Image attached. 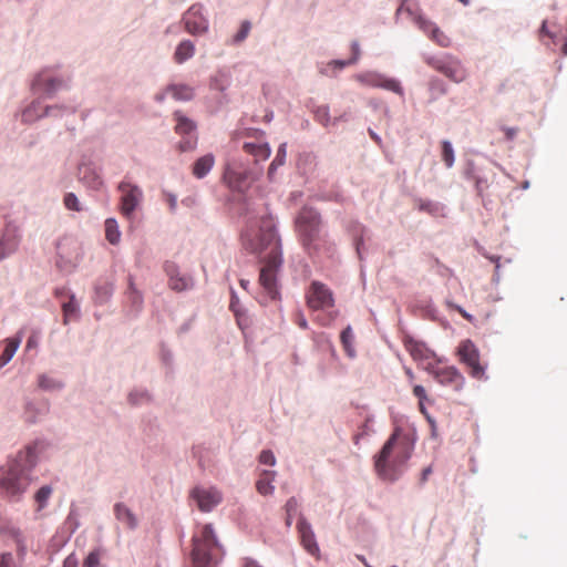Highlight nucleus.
I'll list each match as a JSON object with an SVG mask.
<instances>
[{
    "label": "nucleus",
    "mask_w": 567,
    "mask_h": 567,
    "mask_svg": "<svg viewBox=\"0 0 567 567\" xmlns=\"http://www.w3.org/2000/svg\"><path fill=\"white\" fill-rule=\"evenodd\" d=\"M417 27L429 35V38L442 48H447L451 44L450 38L432 21L423 16L415 18Z\"/></svg>",
    "instance_id": "obj_15"
},
{
    "label": "nucleus",
    "mask_w": 567,
    "mask_h": 567,
    "mask_svg": "<svg viewBox=\"0 0 567 567\" xmlns=\"http://www.w3.org/2000/svg\"><path fill=\"white\" fill-rule=\"evenodd\" d=\"M102 549L92 550L83 561V567H99L102 558Z\"/></svg>",
    "instance_id": "obj_34"
},
{
    "label": "nucleus",
    "mask_w": 567,
    "mask_h": 567,
    "mask_svg": "<svg viewBox=\"0 0 567 567\" xmlns=\"http://www.w3.org/2000/svg\"><path fill=\"white\" fill-rule=\"evenodd\" d=\"M52 493V488L50 486H42L35 494V501L39 503L40 508H43L47 501L49 499Z\"/></svg>",
    "instance_id": "obj_36"
},
{
    "label": "nucleus",
    "mask_w": 567,
    "mask_h": 567,
    "mask_svg": "<svg viewBox=\"0 0 567 567\" xmlns=\"http://www.w3.org/2000/svg\"><path fill=\"white\" fill-rule=\"evenodd\" d=\"M337 317V312H329L326 316H317L316 321L321 326H329Z\"/></svg>",
    "instance_id": "obj_44"
},
{
    "label": "nucleus",
    "mask_w": 567,
    "mask_h": 567,
    "mask_svg": "<svg viewBox=\"0 0 567 567\" xmlns=\"http://www.w3.org/2000/svg\"><path fill=\"white\" fill-rule=\"evenodd\" d=\"M476 188H477L478 193L481 194L483 190V184L481 183L480 179L476 181Z\"/></svg>",
    "instance_id": "obj_57"
},
{
    "label": "nucleus",
    "mask_w": 567,
    "mask_h": 567,
    "mask_svg": "<svg viewBox=\"0 0 567 567\" xmlns=\"http://www.w3.org/2000/svg\"><path fill=\"white\" fill-rule=\"evenodd\" d=\"M167 92L177 101H188L194 96V90L186 84H174L167 87Z\"/></svg>",
    "instance_id": "obj_27"
},
{
    "label": "nucleus",
    "mask_w": 567,
    "mask_h": 567,
    "mask_svg": "<svg viewBox=\"0 0 567 567\" xmlns=\"http://www.w3.org/2000/svg\"><path fill=\"white\" fill-rule=\"evenodd\" d=\"M250 29H251L250 22L249 21H244L241 23V25H240L239 31L235 34L234 41L236 43H239V42L244 41L248 37V34L250 32Z\"/></svg>",
    "instance_id": "obj_38"
},
{
    "label": "nucleus",
    "mask_w": 567,
    "mask_h": 567,
    "mask_svg": "<svg viewBox=\"0 0 567 567\" xmlns=\"http://www.w3.org/2000/svg\"><path fill=\"white\" fill-rule=\"evenodd\" d=\"M286 155H287V144L282 143L277 151L276 157L274 158V161L271 162V164L269 166V169H268L269 178H272L277 167L285 164Z\"/></svg>",
    "instance_id": "obj_30"
},
{
    "label": "nucleus",
    "mask_w": 567,
    "mask_h": 567,
    "mask_svg": "<svg viewBox=\"0 0 567 567\" xmlns=\"http://www.w3.org/2000/svg\"><path fill=\"white\" fill-rule=\"evenodd\" d=\"M306 303L312 311L328 310L334 306L333 292L327 285L312 281L306 291Z\"/></svg>",
    "instance_id": "obj_6"
},
{
    "label": "nucleus",
    "mask_w": 567,
    "mask_h": 567,
    "mask_svg": "<svg viewBox=\"0 0 567 567\" xmlns=\"http://www.w3.org/2000/svg\"><path fill=\"white\" fill-rule=\"evenodd\" d=\"M446 305H447V307L450 309L457 311L468 322H473L474 321V317L472 315H470L468 312H466L462 307L455 305L452 301H447Z\"/></svg>",
    "instance_id": "obj_43"
},
{
    "label": "nucleus",
    "mask_w": 567,
    "mask_h": 567,
    "mask_svg": "<svg viewBox=\"0 0 567 567\" xmlns=\"http://www.w3.org/2000/svg\"><path fill=\"white\" fill-rule=\"evenodd\" d=\"M192 497L196 501L202 512H209L221 501L220 493L215 488L195 487Z\"/></svg>",
    "instance_id": "obj_14"
},
{
    "label": "nucleus",
    "mask_w": 567,
    "mask_h": 567,
    "mask_svg": "<svg viewBox=\"0 0 567 567\" xmlns=\"http://www.w3.org/2000/svg\"><path fill=\"white\" fill-rule=\"evenodd\" d=\"M429 63L453 82L460 83L466 79V71L458 61L430 60Z\"/></svg>",
    "instance_id": "obj_13"
},
{
    "label": "nucleus",
    "mask_w": 567,
    "mask_h": 567,
    "mask_svg": "<svg viewBox=\"0 0 567 567\" xmlns=\"http://www.w3.org/2000/svg\"><path fill=\"white\" fill-rule=\"evenodd\" d=\"M275 477V471H262L259 475L258 481L256 482V488L258 493L265 496L272 494L275 489L272 485Z\"/></svg>",
    "instance_id": "obj_20"
},
{
    "label": "nucleus",
    "mask_w": 567,
    "mask_h": 567,
    "mask_svg": "<svg viewBox=\"0 0 567 567\" xmlns=\"http://www.w3.org/2000/svg\"><path fill=\"white\" fill-rule=\"evenodd\" d=\"M351 49H352L353 55L350 59V62L355 63L359 60V56H360L359 44L357 42H353L352 45H351Z\"/></svg>",
    "instance_id": "obj_51"
},
{
    "label": "nucleus",
    "mask_w": 567,
    "mask_h": 567,
    "mask_svg": "<svg viewBox=\"0 0 567 567\" xmlns=\"http://www.w3.org/2000/svg\"><path fill=\"white\" fill-rule=\"evenodd\" d=\"M62 308L64 312V322L66 323L69 317H71L78 311V305L74 301V297L72 296L68 302H64Z\"/></svg>",
    "instance_id": "obj_39"
},
{
    "label": "nucleus",
    "mask_w": 567,
    "mask_h": 567,
    "mask_svg": "<svg viewBox=\"0 0 567 567\" xmlns=\"http://www.w3.org/2000/svg\"><path fill=\"white\" fill-rule=\"evenodd\" d=\"M331 64L336 65L338 69H342V68L353 64V63L350 62V60H348V61L334 60L331 62Z\"/></svg>",
    "instance_id": "obj_54"
},
{
    "label": "nucleus",
    "mask_w": 567,
    "mask_h": 567,
    "mask_svg": "<svg viewBox=\"0 0 567 567\" xmlns=\"http://www.w3.org/2000/svg\"><path fill=\"white\" fill-rule=\"evenodd\" d=\"M33 346V338H29L27 347L31 348Z\"/></svg>",
    "instance_id": "obj_61"
},
{
    "label": "nucleus",
    "mask_w": 567,
    "mask_h": 567,
    "mask_svg": "<svg viewBox=\"0 0 567 567\" xmlns=\"http://www.w3.org/2000/svg\"><path fill=\"white\" fill-rule=\"evenodd\" d=\"M39 385L42 389L50 390V389L59 388L60 383L47 375H41L39 378Z\"/></svg>",
    "instance_id": "obj_41"
},
{
    "label": "nucleus",
    "mask_w": 567,
    "mask_h": 567,
    "mask_svg": "<svg viewBox=\"0 0 567 567\" xmlns=\"http://www.w3.org/2000/svg\"><path fill=\"white\" fill-rule=\"evenodd\" d=\"M114 513L116 518L122 522L128 528H135L137 525V520L135 515L131 512V509L124 504H115Z\"/></svg>",
    "instance_id": "obj_22"
},
{
    "label": "nucleus",
    "mask_w": 567,
    "mask_h": 567,
    "mask_svg": "<svg viewBox=\"0 0 567 567\" xmlns=\"http://www.w3.org/2000/svg\"><path fill=\"white\" fill-rule=\"evenodd\" d=\"M41 109L40 102H33L29 107H27L23 113L22 117L25 122H31L37 118H40L44 115H51L53 107H45L43 112H38Z\"/></svg>",
    "instance_id": "obj_26"
},
{
    "label": "nucleus",
    "mask_w": 567,
    "mask_h": 567,
    "mask_svg": "<svg viewBox=\"0 0 567 567\" xmlns=\"http://www.w3.org/2000/svg\"><path fill=\"white\" fill-rule=\"evenodd\" d=\"M405 349L415 361H423L430 359L431 351L421 342L409 340L405 342Z\"/></svg>",
    "instance_id": "obj_21"
},
{
    "label": "nucleus",
    "mask_w": 567,
    "mask_h": 567,
    "mask_svg": "<svg viewBox=\"0 0 567 567\" xmlns=\"http://www.w3.org/2000/svg\"><path fill=\"white\" fill-rule=\"evenodd\" d=\"M174 118L176 121L175 132L179 135H189L195 132L196 124L188 117H186L182 112L176 111L174 113Z\"/></svg>",
    "instance_id": "obj_23"
},
{
    "label": "nucleus",
    "mask_w": 567,
    "mask_h": 567,
    "mask_svg": "<svg viewBox=\"0 0 567 567\" xmlns=\"http://www.w3.org/2000/svg\"><path fill=\"white\" fill-rule=\"evenodd\" d=\"M19 236L13 229H7L0 237V260L13 254L19 246Z\"/></svg>",
    "instance_id": "obj_18"
},
{
    "label": "nucleus",
    "mask_w": 567,
    "mask_h": 567,
    "mask_svg": "<svg viewBox=\"0 0 567 567\" xmlns=\"http://www.w3.org/2000/svg\"><path fill=\"white\" fill-rule=\"evenodd\" d=\"M298 508H299L298 501L295 497H290L285 505V509H286V514H287L286 524L288 526H290L292 524L293 516L297 514Z\"/></svg>",
    "instance_id": "obj_32"
},
{
    "label": "nucleus",
    "mask_w": 567,
    "mask_h": 567,
    "mask_svg": "<svg viewBox=\"0 0 567 567\" xmlns=\"http://www.w3.org/2000/svg\"><path fill=\"white\" fill-rule=\"evenodd\" d=\"M185 30L193 35H200L208 30V20L204 14V7L195 3L183 14Z\"/></svg>",
    "instance_id": "obj_8"
},
{
    "label": "nucleus",
    "mask_w": 567,
    "mask_h": 567,
    "mask_svg": "<svg viewBox=\"0 0 567 567\" xmlns=\"http://www.w3.org/2000/svg\"><path fill=\"white\" fill-rule=\"evenodd\" d=\"M432 473V468L431 466H427L425 467L423 471H422V474H421V483H424L426 482L429 475Z\"/></svg>",
    "instance_id": "obj_55"
},
{
    "label": "nucleus",
    "mask_w": 567,
    "mask_h": 567,
    "mask_svg": "<svg viewBox=\"0 0 567 567\" xmlns=\"http://www.w3.org/2000/svg\"><path fill=\"white\" fill-rule=\"evenodd\" d=\"M87 183L94 189H99L103 185L102 179L96 174H93V182H87Z\"/></svg>",
    "instance_id": "obj_53"
},
{
    "label": "nucleus",
    "mask_w": 567,
    "mask_h": 567,
    "mask_svg": "<svg viewBox=\"0 0 567 567\" xmlns=\"http://www.w3.org/2000/svg\"><path fill=\"white\" fill-rule=\"evenodd\" d=\"M248 284H249V282H248L247 280H244V279H241V280H240V286H241L244 289H246V287H247V285H248Z\"/></svg>",
    "instance_id": "obj_60"
},
{
    "label": "nucleus",
    "mask_w": 567,
    "mask_h": 567,
    "mask_svg": "<svg viewBox=\"0 0 567 567\" xmlns=\"http://www.w3.org/2000/svg\"><path fill=\"white\" fill-rule=\"evenodd\" d=\"M296 229L302 246L309 254H316L326 244V234L321 231L320 214L310 207H303L296 219Z\"/></svg>",
    "instance_id": "obj_5"
},
{
    "label": "nucleus",
    "mask_w": 567,
    "mask_h": 567,
    "mask_svg": "<svg viewBox=\"0 0 567 567\" xmlns=\"http://www.w3.org/2000/svg\"><path fill=\"white\" fill-rule=\"evenodd\" d=\"M298 533L300 536V542L303 548L312 556L319 557L320 548L316 540L315 533L310 526V524L305 519L300 518L297 524Z\"/></svg>",
    "instance_id": "obj_16"
},
{
    "label": "nucleus",
    "mask_w": 567,
    "mask_h": 567,
    "mask_svg": "<svg viewBox=\"0 0 567 567\" xmlns=\"http://www.w3.org/2000/svg\"><path fill=\"white\" fill-rule=\"evenodd\" d=\"M442 159L447 168H451L454 165L455 156L452 144L449 141L442 142Z\"/></svg>",
    "instance_id": "obj_31"
},
{
    "label": "nucleus",
    "mask_w": 567,
    "mask_h": 567,
    "mask_svg": "<svg viewBox=\"0 0 567 567\" xmlns=\"http://www.w3.org/2000/svg\"><path fill=\"white\" fill-rule=\"evenodd\" d=\"M197 144V137H188L181 141L178 148L181 152H187L195 150Z\"/></svg>",
    "instance_id": "obj_42"
},
{
    "label": "nucleus",
    "mask_w": 567,
    "mask_h": 567,
    "mask_svg": "<svg viewBox=\"0 0 567 567\" xmlns=\"http://www.w3.org/2000/svg\"><path fill=\"white\" fill-rule=\"evenodd\" d=\"M341 342L348 352L349 355H353L352 341H353V332L350 327H347L340 336Z\"/></svg>",
    "instance_id": "obj_33"
},
{
    "label": "nucleus",
    "mask_w": 567,
    "mask_h": 567,
    "mask_svg": "<svg viewBox=\"0 0 567 567\" xmlns=\"http://www.w3.org/2000/svg\"><path fill=\"white\" fill-rule=\"evenodd\" d=\"M296 323L301 328V329H307L308 328V322H307V319L305 318L303 313L298 311L296 313Z\"/></svg>",
    "instance_id": "obj_49"
},
{
    "label": "nucleus",
    "mask_w": 567,
    "mask_h": 567,
    "mask_svg": "<svg viewBox=\"0 0 567 567\" xmlns=\"http://www.w3.org/2000/svg\"><path fill=\"white\" fill-rule=\"evenodd\" d=\"M245 567H260L258 564H256L255 561H247Z\"/></svg>",
    "instance_id": "obj_58"
},
{
    "label": "nucleus",
    "mask_w": 567,
    "mask_h": 567,
    "mask_svg": "<svg viewBox=\"0 0 567 567\" xmlns=\"http://www.w3.org/2000/svg\"><path fill=\"white\" fill-rule=\"evenodd\" d=\"M413 434L396 426L381 451L374 455L377 475L388 482L396 481L404 472L414 451Z\"/></svg>",
    "instance_id": "obj_2"
},
{
    "label": "nucleus",
    "mask_w": 567,
    "mask_h": 567,
    "mask_svg": "<svg viewBox=\"0 0 567 567\" xmlns=\"http://www.w3.org/2000/svg\"><path fill=\"white\" fill-rule=\"evenodd\" d=\"M315 118L322 125L327 126L331 120L329 107L327 105L318 106L315 111Z\"/></svg>",
    "instance_id": "obj_35"
},
{
    "label": "nucleus",
    "mask_w": 567,
    "mask_h": 567,
    "mask_svg": "<svg viewBox=\"0 0 567 567\" xmlns=\"http://www.w3.org/2000/svg\"><path fill=\"white\" fill-rule=\"evenodd\" d=\"M230 309L235 312L236 316H238V312L235 309V302L234 301L230 303Z\"/></svg>",
    "instance_id": "obj_62"
},
{
    "label": "nucleus",
    "mask_w": 567,
    "mask_h": 567,
    "mask_svg": "<svg viewBox=\"0 0 567 567\" xmlns=\"http://www.w3.org/2000/svg\"><path fill=\"white\" fill-rule=\"evenodd\" d=\"M63 567H78V559L75 555H69L63 563Z\"/></svg>",
    "instance_id": "obj_50"
},
{
    "label": "nucleus",
    "mask_w": 567,
    "mask_h": 567,
    "mask_svg": "<svg viewBox=\"0 0 567 567\" xmlns=\"http://www.w3.org/2000/svg\"><path fill=\"white\" fill-rule=\"evenodd\" d=\"M561 52L564 55H567V41L564 43V45L561 48Z\"/></svg>",
    "instance_id": "obj_59"
},
{
    "label": "nucleus",
    "mask_w": 567,
    "mask_h": 567,
    "mask_svg": "<svg viewBox=\"0 0 567 567\" xmlns=\"http://www.w3.org/2000/svg\"><path fill=\"white\" fill-rule=\"evenodd\" d=\"M165 271L169 277L168 285L175 291H184L193 287V280L188 276H181L175 264L166 262Z\"/></svg>",
    "instance_id": "obj_17"
},
{
    "label": "nucleus",
    "mask_w": 567,
    "mask_h": 567,
    "mask_svg": "<svg viewBox=\"0 0 567 567\" xmlns=\"http://www.w3.org/2000/svg\"><path fill=\"white\" fill-rule=\"evenodd\" d=\"M63 86L64 82L53 78L47 70L41 71L32 81L33 92L45 96H52Z\"/></svg>",
    "instance_id": "obj_12"
},
{
    "label": "nucleus",
    "mask_w": 567,
    "mask_h": 567,
    "mask_svg": "<svg viewBox=\"0 0 567 567\" xmlns=\"http://www.w3.org/2000/svg\"><path fill=\"white\" fill-rule=\"evenodd\" d=\"M413 394L419 399V401H425L427 399L426 391L422 385H414Z\"/></svg>",
    "instance_id": "obj_46"
},
{
    "label": "nucleus",
    "mask_w": 567,
    "mask_h": 567,
    "mask_svg": "<svg viewBox=\"0 0 567 567\" xmlns=\"http://www.w3.org/2000/svg\"><path fill=\"white\" fill-rule=\"evenodd\" d=\"M195 53V47L192 41L184 40L182 41L174 53V60L176 63H184L186 60L190 59Z\"/></svg>",
    "instance_id": "obj_24"
},
{
    "label": "nucleus",
    "mask_w": 567,
    "mask_h": 567,
    "mask_svg": "<svg viewBox=\"0 0 567 567\" xmlns=\"http://www.w3.org/2000/svg\"><path fill=\"white\" fill-rule=\"evenodd\" d=\"M540 32H542L543 34H546V35L550 37V38H553V37H554V35H553V34L547 30L546 21H544V22H543V24H542V29H540Z\"/></svg>",
    "instance_id": "obj_56"
},
{
    "label": "nucleus",
    "mask_w": 567,
    "mask_h": 567,
    "mask_svg": "<svg viewBox=\"0 0 567 567\" xmlns=\"http://www.w3.org/2000/svg\"><path fill=\"white\" fill-rule=\"evenodd\" d=\"M13 556L10 553L1 555L0 567H12Z\"/></svg>",
    "instance_id": "obj_47"
},
{
    "label": "nucleus",
    "mask_w": 567,
    "mask_h": 567,
    "mask_svg": "<svg viewBox=\"0 0 567 567\" xmlns=\"http://www.w3.org/2000/svg\"><path fill=\"white\" fill-rule=\"evenodd\" d=\"M457 355L460 361L467 367L473 378L482 379L484 377L485 368L480 362V351L472 340L466 339L460 342Z\"/></svg>",
    "instance_id": "obj_7"
},
{
    "label": "nucleus",
    "mask_w": 567,
    "mask_h": 567,
    "mask_svg": "<svg viewBox=\"0 0 567 567\" xmlns=\"http://www.w3.org/2000/svg\"><path fill=\"white\" fill-rule=\"evenodd\" d=\"M241 243L244 248L250 252L269 249L259 275V284L265 291L260 302L276 300L279 296L277 272L281 266V250L272 218L265 217L260 219L258 226H248L241 234Z\"/></svg>",
    "instance_id": "obj_1"
},
{
    "label": "nucleus",
    "mask_w": 567,
    "mask_h": 567,
    "mask_svg": "<svg viewBox=\"0 0 567 567\" xmlns=\"http://www.w3.org/2000/svg\"><path fill=\"white\" fill-rule=\"evenodd\" d=\"M118 190L121 192V213L127 217L131 218L133 212L136 209V207L140 205L143 192L137 186L130 182L123 181L118 185Z\"/></svg>",
    "instance_id": "obj_9"
},
{
    "label": "nucleus",
    "mask_w": 567,
    "mask_h": 567,
    "mask_svg": "<svg viewBox=\"0 0 567 567\" xmlns=\"http://www.w3.org/2000/svg\"><path fill=\"white\" fill-rule=\"evenodd\" d=\"M259 462L265 465L274 466L276 464V457L270 450H264L259 455Z\"/></svg>",
    "instance_id": "obj_40"
},
{
    "label": "nucleus",
    "mask_w": 567,
    "mask_h": 567,
    "mask_svg": "<svg viewBox=\"0 0 567 567\" xmlns=\"http://www.w3.org/2000/svg\"><path fill=\"white\" fill-rule=\"evenodd\" d=\"M370 135L373 140L375 141H379V137L377 136V134H374L373 132H370Z\"/></svg>",
    "instance_id": "obj_64"
},
{
    "label": "nucleus",
    "mask_w": 567,
    "mask_h": 567,
    "mask_svg": "<svg viewBox=\"0 0 567 567\" xmlns=\"http://www.w3.org/2000/svg\"><path fill=\"white\" fill-rule=\"evenodd\" d=\"M419 409L420 412L426 417V420L431 423V425H434V420L431 417V415L427 413L424 401H419Z\"/></svg>",
    "instance_id": "obj_52"
},
{
    "label": "nucleus",
    "mask_w": 567,
    "mask_h": 567,
    "mask_svg": "<svg viewBox=\"0 0 567 567\" xmlns=\"http://www.w3.org/2000/svg\"><path fill=\"white\" fill-rule=\"evenodd\" d=\"M38 444L30 445L25 451L10 461L0 470V493L7 497H19L30 485V471L37 462Z\"/></svg>",
    "instance_id": "obj_3"
},
{
    "label": "nucleus",
    "mask_w": 567,
    "mask_h": 567,
    "mask_svg": "<svg viewBox=\"0 0 567 567\" xmlns=\"http://www.w3.org/2000/svg\"><path fill=\"white\" fill-rule=\"evenodd\" d=\"M223 549L212 525L198 526L193 535L190 553L193 567H215L221 559Z\"/></svg>",
    "instance_id": "obj_4"
},
{
    "label": "nucleus",
    "mask_w": 567,
    "mask_h": 567,
    "mask_svg": "<svg viewBox=\"0 0 567 567\" xmlns=\"http://www.w3.org/2000/svg\"><path fill=\"white\" fill-rule=\"evenodd\" d=\"M460 2H462L464 6H468L471 3V0H458Z\"/></svg>",
    "instance_id": "obj_63"
},
{
    "label": "nucleus",
    "mask_w": 567,
    "mask_h": 567,
    "mask_svg": "<svg viewBox=\"0 0 567 567\" xmlns=\"http://www.w3.org/2000/svg\"><path fill=\"white\" fill-rule=\"evenodd\" d=\"M20 346V340L10 338L6 340L4 349L0 355V367H4L14 355Z\"/></svg>",
    "instance_id": "obj_28"
},
{
    "label": "nucleus",
    "mask_w": 567,
    "mask_h": 567,
    "mask_svg": "<svg viewBox=\"0 0 567 567\" xmlns=\"http://www.w3.org/2000/svg\"><path fill=\"white\" fill-rule=\"evenodd\" d=\"M244 150L248 154L256 157V161H265L270 156L271 150L267 143L265 144H255V143H245Z\"/></svg>",
    "instance_id": "obj_25"
},
{
    "label": "nucleus",
    "mask_w": 567,
    "mask_h": 567,
    "mask_svg": "<svg viewBox=\"0 0 567 567\" xmlns=\"http://www.w3.org/2000/svg\"><path fill=\"white\" fill-rule=\"evenodd\" d=\"M215 164V157L213 154H206L195 161L192 167L193 175L200 179L204 178L213 168Z\"/></svg>",
    "instance_id": "obj_19"
},
{
    "label": "nucleus",
    "mask_w": 567,
    "mask_h": 567,
    "mask_svg": "<svg viewBox=\"0 0 567 567\" xmlns=\"http://www.w3.org/2000/svg\"><path fill=\"white\" fill-rule=\"evenodd\" d=\"M355 81L360 84L371 87H381L392 91L398 94H402V87L400 83L394 79H388L378 72H363L354 76Z\"/></svg>",
    "instance_id": "obj_10"
},
{
    "label": "nucleus",
    "mask_w": 567,
    "mask_h": 567,
    "mask_svg": "<svg viewBox=\"0 0 567 567\" xmlns=\"http://www.w3.org/2000/svg\"><path fill=\"white\" fill-rule=\"evenodd\" d=\"M426 370L439 383L453 386L455 390L462 389L465 382L464 377L455 367L435 368L429 364Z\"/></svg>",
    "instance_id": "obj_11"
},
{
    "label": "nucleus",
    "mask_w": 567,
    "mask_h": 567,
    "mask_svg": "<svg viewBox=\"0 0 567 567\" xmlns=\"http://www.w3.org/2000/svg\"><path fill=\"white\" fill-rule=\"evenodd\" d=\"M64 205L68 209H71V210H75V212L81 210L80 202H79L78 197L75 196V194H73V193H68L64 196Z\"/></svg>",
    "instance_id": "obj_37"
},
{
    "label": "nucleus",
    "mask_w": 567,
    "mask_h": 567,
    "mask_svg": "<svg viewBox=\"0 0 567 567\" xmlns=\"http://www.w3.org/2000/svg\"><path fill=\"white\" fill-rule=\"evenodd\" d=\"M105 237L112 245L120 243L121 231L118 230L117 221L114 218H107L105 220Z\"/></svg>",
    "instance_id": "obj_29"
},
{
    "label": "nucleus",
    "mask_w": 567,
    "mask_h": 567,
    "mask_svg": "<svg viewBox=\"0 0 567 567\" xmlns=\"http://www.w3.org/2000/svg\"><path fill=\"white\" fill-rule=\"evenodd\" d=\"M128 400L133 403V404H137L140 402H142L143 400H147V394L142 392V393H137V392H132L130 393L128 395Z\"/></svg>",
    "instance_id": "obj_45"
},
{
    "label": "nucleus",
    "mask_w": 567,
    "mask_h": 567,
    "mask_svg": "<svg viewBox=\"0 0 567 567\" xmlns=\"http://www.w3.org/2000/svg\"><path fill=\"white\" fill-rule=\"evenodd\" d=\"M507 141H512L516 137L518 130L516 127H502Z\"/></svg>",
    "instance_id": "obj_48"
}]
</instances>
